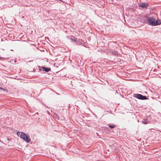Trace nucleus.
Instances as JSON below:
<instances>
[{"instance_id":"obj_1","label":"nucleus","mask_w":161,"mask_h":161,"mask_svg":"<svg viewBox=\"0 0 161 161\" xmlns=\"http://www.w3.org/2000/svg\"><path fill=\"white\" fill-rule=\"evenodd\" d=\"M20 134V135L19 136L20 138L23 139L27 143H29L30 142L31 138L28 135H27L25 133L22 132H17V134L18 136H19Z\"/></svg>"},{"instance_id":"obj_2","label":"nucleus","mask_w":161,"mask_h":161,"mask_svg":"<svg viewBox=\"0 0 161 161\" xmlns=\"http://www.w3.org/2000/svg\"><path fill=\"white\" fill-rule=\"evenodd\" d=\"M133 97L135 98H136L139 99L145 100H147L148 98L145 96H143L142 94H135L134 95Z\"/></svg>"},{"instance_id":"obj_3","label":"nucleus","mask_w":161,"mask_h":161,"mask_svg":"<svg viewBox=\"0 0 161 161\" xmlns=\"http://www.w3.org/2000/svg\"><path fill=\"white\" fill-rule=\"evenodd\" d=\"M147 20L149 25L153 26L156 25H157L156 23H155V18L153 17L152 16L148 17Z\"/></svg>"},{"instance_id":"obj_4","label":"nucleus","mask_w":161,"mask_h":161,"mask_svg":"<svg viewBox=\"0 0 161 161\" xmlns=\"http://www.w3.org/2000/svg\"><path fill=\"white\" fill-rule=\"evenodd\" d=\"M38 67L39 68V70L41 71H42V69H43V71H44L46 72H47L49 71H50L51 70V68H47V67H45L44 66H42V67H40V66H38Z\"/></svg>"},{"instance_id":"obj_5","label":"nucleus","mask_w":161,"mask_h":161,"mask_svg":"<svg viewBox=\"0 0 161 161\" xmlns=\"http://www.w3.org/2000/svg\"><path fill=\"white\" fill-rule=\"evenodd\" d=\"M148 6V3H142L139 4V6L142 8H146Z\"/></svg>"},{"instance_id":"obj_6","label":"nucleus","mask_w":161,"mask_h":161,"mask_svg":"<svg viewBox=\"0 0 161 161\" xmlns=\"http://www.w3.org/2000/svg\"><path fill=\"white\" fill-rule=\"evenodd\" d=\"M154 22H155V23H157L156 24L157 25H154L153 26H157V25H159L161 24V22L160 20H156L155 19Z\"/></svg>"},{"instance_id":"obj_7","label":"nucleus","mask_w":161,"mask_h":161,"mask_svg":"<svg viewBox=\"0 0 161 161\" xmlns=\"http://www.w3.org/2000/svg\"><path fill=\"white\" fill-rule=\"evenodd\" d=\"M76 39L77 38H76L75 37L73 36H72L70 38L71 40L75 42H76Z\"/></svg>"},{"instance_id":"obj_8","label":"nucleus","mask_w":161,"mask_h":161,"mask_svg":"<svg viewBox=\"0 0 161 161\" xmlns=\"http://www.w3.org/2000/svg\"><path fill=\"white\" fill-rule=\"evenodd\" d=\"M141 122L142 124H144L145 125L147 124H148V121H147L146 120H142Z\"/></svg>"},{"instance_id":"obj_9","label":"nucleus","mask_w":161,"mask_h":161,"mask_svg":"<svg viewBox=\"0 0 161 161\" xmlns=\"http://www.w3.org/2000/svg\"><path fill=\"white\" fill-rule=\"evenodd\" d=\"M115 125L113 124H109V127L111 129L115 127Z\"/></svg>"},{"instance_id":"obj_10","label":"nucleus","mask_w":161,"mask_h":161,"mask_svg":"<svg viewBox=\"0 0 161 161\" xmlns=\"http://www.w3.org/2000/svg\"><path fill=\"white\" fill-rule=\"evenodd\" d=\"M112 53L114 54V55H116L118 54V52L116 51H113L112 52Z\"/></svg>"},{"instance_id":"obj_11","label":"nucleus","mask_w":161,"mask_h":161,"mask_svg":"<svg viewBox=\"0 0 161 161\" xmlns=\"http://www.w3.org/2000/svg\"><path fill=\"white\" fill-rule=\"evenodd\" d=\"M0 89H1V90H4L5 89H4L2 88V87H1L0 86Z\"/></svg>"},{"instance_id":"obj_12","label":"nucleus","mask_w":161,"mask_h":161,"mask_svg":"<svg viewBox=\"0 0 161 161\" xmlns=\"http://www.w3.org/2000/svg\"><path fill=\"white\" fill-rule=\"evenodd\" d=\"M7 140L8 141H9V139L8 138H7Z\"/></svg>"},{"instance_id":"obj_13","label":"nucleus","mask_w":161,"mask_h":161,"mask_svg":"<svg viewBox=\"0 0 161 161\" xmlns=\"http://www.w3.org/2000/svg\"><path fill=\"white\" fill-rule=\"evenodd\" d=\"M3 59V58H2V57H0V59Z\"/></svg>"},{"instance_id":"obj_14","label":"nucleus","mask_w":161,"mask_h":161,"mask_svg":"<svg viewBox=\"0 0 161 161\" xmlns=\"http://www.w3.org/2000/svg\"><path fill=\"white\" fill-rule=\"evenodd\" d=\"M137 122H139V120H137Z\"/></svg>"}]
</instances>
